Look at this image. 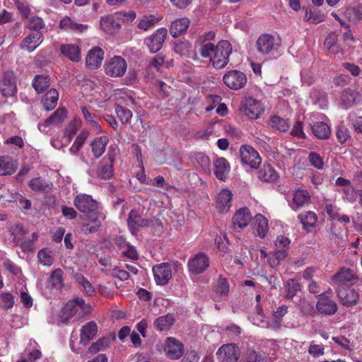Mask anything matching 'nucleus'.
I'll return each mask as SVG.
<instances>
[{"instance_id":"1","label":"nucleus","mask_w":362,"mask_h":362,"mask_svg":"<svg viewBox=\"0 0 362 362\" xmlns=\"http://www.w3.org/2000/svg\"><path fill=\"white\" fill-rule=\"evenodd\" d=\"M74 205L81 212L88 214V220L96 221L101 218V214L98 210V203L90 195L86 194L77 195L74 198Z\"/></svg>"},{"instance_id":"2","label":"nucleus","mask_w":362,"mask_h":362,"mask_svg":"<svg viewBox=\"0 0 362 362\" xmlns=\"http://www.w3.org/2000/svg\"><path fill=\"white\" fill-rule=\"evenodd\" d=\"M264 105L258 100L247 97L243 99L240 105V111L251 119L259 118L264 112Z\"/></svg>"},{"instance_id":"3","label":"nucleus","mask_w":362,"mask_h":362,"mask_svg":"<svg viewBox=\"0 0 362 362\" xmlns=\"http://www.w3.org/2000/svg\"><path fill=\"white\" fill-rule=\"evenodd\" d=\"M232 53V46L227 40H221L216 46V50L211 62L216 69L224 68L229 62V56Z\"/></svg>"},{"instance_id":"4","label":"nucleus","mask_w":362,"mask_h":362,"mask_svg":"<svg viewBox=\"0 0 362 362\" xmlns=\"http://www.w3.org/2000/svg\"><path fill=\"white\" fill-rule=\"evenodd\" d=\"M86 310V306L84 300L77 298L66 303L62 309L59 317L62 322L65 323L78 312H85Z\"/></svg>"},{"instance_id":"5","label":"nucleus","mask_w":362,"mask_h":362,"mask_svg":"<svg viewBox=\"0 0 362 362\" xmlns=\"http://www.w3.org/2000/svg\"><path fill=\"white\" fill-rule=\"evenodd\" d=\"M279 45V39L270 34L261 35L256 42L257 50L262 55L270 54L272 51L276 49Z\"/></svg>"},{"instance_id":"6","label":"nucleus","mask_w":362,"mask_h":362,"mask_svg":"<svg viewBox=\"0 0 362 362\" xmlns=\"http://www.w3.org/2000/svg\"><path fill=\"white\" fill-rule=\"evenodd\" d=\"M209 264L208 255L204 252H199L188 260L187 267L191 274L197 275L204 272Z\"/></svg>"},{"instance_id":"7","label":"nucleus","mask_w":362,"mask_h":362,"mask_svg":"<svg viewBox=\"0 0 362 362\" xmlns=\"http://www.w3.org/2000/svg\"><path fill=\"white\" fill-rule=\"evenodd\" d=\"M216 354L218 362H237L240 358V349L235 344H226L218 349Z\"/></svg>"},{"instance_id":"8","label":"nucleus","mask_w":362,"mask_h":362,"mask_svg":"<svg viewBox=\"0 0 362 362\" xmlns=\"http://www.w3.org/2000/svg\"><path fill=\"white\" fill-rule=\"evenodd\" d=\"M0 93L5 98L11 97L16 94V78L13 71L8 70L4 73L0 80Z\"/></svg>"},{"instance_id":"9","label":"nucleus","mask_w":362,"mask_h":362,"mask_svg":"<svg viewBox=\"0 0 362 362\" xmlns=\"http://www.w3.org/2000/svg\"><path fill=\"white\" fill-rule=\"evenodd\" d=\"M335 290L340 303L344 306L352 307L358 303L360 295L356 289L349 287H336Z\"/></svg>"},{"instance_id":"10","label":"nucleus","mask_w":362,"mask_h":362,"mask_svg":"<svg viewBox=\"0 0 362 362\" xmlns=\"http://www.w3.org/2000/svg\"><path fill=\"white\" fill-rule=\"evenodd\" d=\"M224 83L230 89L239 90L247 83L245 74L238 70L228 71L223 77Z\"/></svg>"},{"instance_id":"11","label":"nucleus","mask_w":362,"mask_h":362,"mask_svg":"<svg viewBox=\"0 0 362 362\" xmlns=\"http://www.w3.org/2000/svg\"><path fill=\"white\" fill-rule=\"evenodd\" d=\"M168 30L165 28L157 29L151 35L145 39V44L152 53L158 52L166 39Z\"/></svg>"},{"instance_id":"12","label":"nucleus","mask_w":362,"mask_h":362,"mask_svg":"<svg viewBox=\"0 0 362 362\" xmlns=\"http://www.w3.org/2000/svg\"><path fill=\"white\" fill-rule=\"evenodd\" d=\"M240 156L243 163L250 165L252 168H257L262 159L258 152L252 146L243 145L240 148Z\"/></svg>"},{"instance_id":"13","label":"nucleus","mask_w":362,"mask_h":362,"mask_svg":"<svg viewBox=\"0 0 362 362\" xmlns=\"http://www.w3.org/2000/svg\"><path fill=\"white\" fill-rule=\"evenodd\" d=\"M127 62L122 57H115L105 65V72L112 77H119L127 71Z\"/></svg>"},{"instance_id":"14","label":"nucleus","mask_w":362,"mask_h":362,"mask_svg":"<svg viewBox=\"0 0 362 362\" xmlns=\"http://www.w3.org/2000/svg\"><path fill=\"white\" fill-rule=\"evenodd\" d=\"M154 279L158 285H165L172 278V267L169 263H161L153 267Z\"/></svg>"},{"instance_id":"15","label":"nucleus","mask_w":362,"mask_h":362,"mask_svg":"<svg viewBox=\"0 0 362 362\" xmlns=\"http://www.w3.org/2000/svg\"><path fill=\"white\" fill-rule=\"evenodd\" d=\"M164 351L167 356L172 360H177L184 354L183 344L173 337H168L165 341Z\"/></svg>"},{"instance_id":"16","label":"nucleus","mask_w":362,"mask_h":362,"mask_svg":"<svg viewBox=\"0 0 362 362\" xmlns=\"http://www.w3.org/2000/svg\"><path fill=\"white\" fill-rule=\"evenodd\" d=\"M127 223L132 234L136 235L140 228L150 226L151 221L142 218L138 211L132 209L129 214Z\"/></svg>"},{"instance_id":"17","label":"nucleus","mask_w":362,"mask_h":362,"mask_svg":"<svg viewBox=\"0 0 362 362\" xmlns=\"http://www.w3.org/2000/svg\"><path fill=\"white\" fill-rule=\"evenodd\" d=\"M357 279L356 274L349 268H341L332 277V280L337 287H345L344 286L353 284Z\"/></svg>"},{"instance_id":"18","label":"nucleus","mask_w":362,"mask_h":362,"mask_svg":"<svg viewBox=\"0 0 362 362\" xmlns=\"http://www.w3.org/2000/svg\"><path fill=\"white\" fill-rule=\"evenodd\" d=\"M318 296L319 300L316 303V309L320 313L325 315H333L337 312V304L328 296H325V293H322Z\"/></svg>"},{"instance_id":"19","label":"nucleus","mask_w":362,"mask_h":362,"mask_svg":"<svg viewBox=\"0 0 362 362\" xmlns=\"http://www.w3.org/2000/svg\"><path fill=\"white\" fill-rule=\"evenodd\" d=\"M66 117V110L65 108H58L49 117L43 122L38 124V129L42 132H47V127L57 126L64 122Z\"/></svg>"},{"instance_id":"20","label":"nucleus","mask_w":362,"mask_h":362,"mask_svg":"<svg viewBox=\"0 0 362 362\" xmlns=\"http://www.w3.org/2000/svg\"><path fill=\"white\" fill-rule=\"evenodd\" d=\"M44 40L43 35L41 32L31 33L28 35L20 43L21 49L33 52Z\"/></svg>"},{"instance_id":"21","label":"nucleus","mask_w":362,"mask_h":362,"mask_svg":"<svg viewBox=\"0 0 362 362\" xmlns=\"http://www.w3.org/2000/svg\"><path fill=\"white\" fill-rule=\"evenodd\" d=\"M59 28L66 32L82 33L88 30V25L86 24L78 23L70 17L65 16L59 21Z\"/></svg>"},{"instance_id":"22","label":"nucleus","mask_w":362,"mask_h":362,"mask_svg":"<svg viewBox=\"0 0 362 362\" xmlns=\"http://www.w3.org/2000/svg\"><path fill=\"white\" fill-rule=\"evenodd\" d=\"M361 94L355 89L346 88L341 93L339 103L344 109L351 107L361 100Z\"/></svg>"},{"instance_id":"23","label":"nucleus","mask_w":362,"mask_h":362,"mask_svg":"<svg viewBox=\"0 0 362 362\" xmlns=\"http://www.w3.org/2000/svg\"><path fill=\"white\" fill-rule=\"evenodd\" d=\"M232 198V192L228 189H223L219 192L216 201V209L218 212L226 213L230 210Z\"/></svg>"},{"instance_id":"24","label":"nucleus","mask_w":362,"mask_h":362,"mask_svg":"<svg viewBox=\"0 0 362 362\" xmlns=\"http://www.w3.org/2000/svg\"><path fill=\"white\" fill-rule=\"evenodd\" d=\"M98 332V325L94 321L84 325L81 329L80 344L86 345L93 339Z\"/></svg>"},{"instance_id":"25","label":"nucleus","mask_w":362,"mask_h":362,"mask_svg":"<svg viewBox=\"0 0 362 362\" xmlns=\"http://www.w3.org/2000/svg\"><path fill=\"white\" fill-rule=\"evenodd\" d=\"M104 57L103 50L99 47L92 48L86 56V62L88 66L91 69L99 67Z\"/></svg>"},{"instance_id":"26","label":"nucleus","mask_w":362,"mask_h":362,"mask_svg":"<svg viewBox=\"0 0 362 362\" xmlns=\"http://www.w3.org/2000/svg\"><path fill=\"white\" fill-rule=\"evenodd\" d=\"M310 200V195L308 190L298 189L293 192L291 207L294 210H298L308 204Z\"/></svg>"},{"instance_id":"27","label":"nucleus","mask_w":362,"mask_h":362,"mask_svg":"<svg viewBox=\"0 0 362 362\" xmlns=\"http://www.w3.org/2000/svg\"><path fill=\"white\" fill-rule=\"evenodd\" d=\"M214 172L218 179L225 180L230 172V165L226 159L216 158L214 161Z\"/></svg>"},{"instance_id":"28","label":"nucleus","mask_w":362,"mask_h":362,"mask_svg":"<svg viewBox=\"0 0 362 362\" xmlns=\"http://www.w3.org/2000/svg\"><path fill=\"white\" fill-rule=\"evenodd\" d=\"M268 221L262 214H257L252 221V228L254 233L259 237L263 238L268 231Z\"/></svg>"},{"instance_id":"29","label":"nucleus","mask_w":362,"mask_h":362,"mask_svg":"<svg viewBox=\"0 0 362 362\" xmlns=\"http://www.w3.org/2000/svg\"><path fill=\"white\" fill-rule=\"evenodd\" d=\"M190 21L187 18H177L173 21L170 27V33L173 37L185 33L189 26Z\"/></svg>"},{"instance_id":"30","label":"nucleus","mask_w":362,"mask_h":362,"mask_svg":"<svg viewBox=\"0 0 362 362\" xmlns=\"http://www.w3.org/2000/svg\"><path fill=\"white\" fill-rule=\"evenodd\" d=\"M16 160L9 156L0 157V175H12L17 169Z\"/></svg>"},{"instance_id":"31","label":"nucleus","mask_w":362,"mask_h":362,"mask_svg":"<svg viewBox=\"0 0 362 362\" xmlns=\"http://www.w3.org/2000/svg\"><path fill=\"white\" fill-rule=\"evenodd\" d=\"M251 221V214L247 208L238 210L233 217V223L240 228L246 227Z\"/></svg>"},{"instance_id":"32","label":"nucleus","mask_w":362,"mask_h":362,"mask_svg":"<svg viewBox=\"0 0 362 362\" xmlns=\"http://www.w3.org/2000/svg\"><path fill=\"white\" fill-rule=\"evenodd\" d=\"M60 52L72 62H77L81 59L80 48L76 45H62L60 46Z\"/></svg>"},{"instance_id":"33","label":"nucleus","mask_w":362,"mask_h":362,"mask_svg":"<svg viewBox=\"0 0 362 362\" xmlns=\"http://www.w3.org/2000/svg\"><path fill=\"white\" fill-rule=\"evenodd\" d=\"M59 99V93L54 88L49 90L42 99V104L45 110H52L57 105Z\"/></svg>"},{"instance_id":"34","label":"nucleus","mask_w":362,"mask_h":362,"mask_svg":"<svg viewBox=\"0 0 362 362\" xmlns=\"http://www.w3.org/2000/svg\"><path fill=\"white\" fill-rule=\"evenodd\" d=\"M28 186L35 192L47 193L51 191L52 185L41 177H35L29 181Z\"/></svg>"},{"instance_id":"35","label":"nucleus","mask_w":362,"mask_h":362,"mask_svg":"<svg viewBox=\"0 0 362 362\" xmlns=\"http://www.w3.org/2000/svg\"><path fill=\"white\" fill-rule=\"evenodd\" d=\"M258 178L267 182H272L277 180L278 174L269 164H264L257 173Z\"/></svg>"},{"instance_id":"36","label":"nucleus","mask_w":362,"mask_h":362,"mask_svg":"<svg viewBox=\"0 0 362 362\" xmlns=\"http://www.w3.org/2000/svg\"><path fill=\"white\" fill-rule=\"evenodd\" d=\"M101 29L107 34H114L120 29V25L111 16H103L100 21Z\"/></svg>"},{"instance_id":"37","label":"nucleus","mask_w":362,"mask_h":362,"mask_svg":"<svg viewBox=\"0 0 362 362\" xmlns=\"http://www.w3.org/2000/svg\"><path fill=\"white\" fill-rule=\"evenodd\" d=\"M313 134L318 139H327L331 134L329 126L324 122H317L312 126Z\"/></svg>"},{"instance_id":"38","label":"nucleus","mask_w":362,"mask_h":362,"mask_svg":"<svg viewBox=\"0 0 362 362\" xmlns=\"http://www.w3.org/2000/svg\"><path fill=\"white\" fill-rule=\"evenodd\" d=\"M49 85L50 77L46 74L36 75L32 81V86L37 93L44 92Z\"/></svg>"},{"instance_id":"39","label":"nucleus","mask_w":362,"mask_h":362,"mask_svg":"<svg viewBox=\"0 0 362 362\" xmlns=\"http://www.w3.org/2000/svg\"><path fill=\"white\" fill-rule=\"evenodd\" d=\"M175 318L173 314H167L156 319L153 322L154 327L158 331L168 330L174 324Z\"/></svg>"},{"instance_id":"40","label":"nucleus","mask_w":362,"mask_h":362,"mask_svg":"<svg viewBox=\"0 0 362 362\" xmlns=\"http://www.w3.org/2000/svg\"><path fill=\"white\" fill-rule=\"evenodd\" d=\"M108 141L107 136H100L91 142L92 152L96 158H99L103 154Z\"/></svg>"},{"instance_id":"41","label":"nucleus","mask_w":362,"mask_h":362,"mask_svg":"<svg viewBox=\"0 0 362 362\" xmlns=\"http://www.w3.org/2000/svg\"><path fill=\"white\" fill-rule=\"evenodd\" d=\"M304 18L311 23L317 24L325 21V16L320 11L306 9Z\"/></svg>"},{"instance_id":"42","label":"nucleus","mask_w":362,"mask_h":362,"mask_svg":"<svg viewBox=\"0 0 362 362\" xmlns=\"http://www.w3.org/2000/svg\"><path fill=\"white\" fill-rule=\"evenodd\" d=\"M298 218L304 228L313 227L317 220V215L313 211H307L298 215Z\"/></svg>"},{"instance_id":"43","label":"nucleus","mask_w":362,"mask_h":362,"mask_svg":"<svg viewBox=\"0 0 362 362\" xmlns=\"http://www.w3.org/2000/svg\"><path fill=\"white\" fill-rule=\"evenodd\" d=\"M97 174L101 179L108 180L111 178L113 175L112 164L103 160L97 170Z\"/></svg>"},{"instance_id":"44","label":"nucleus","mask_w":362,"mask_h":362,"mask_svg":"<svg viewBox=\"0 0 362 362\" xmlns=\"http://www.w3.org/2000/svg\"><path fill=\"white\" fill-rule=\"evenodd\" d=\"M115 112L122 124H127L132 118V112L130 110L123 106L116 104L115 107Z\"/></svg>"},{"instance_id":"45","label":"nucleus","mask_w":362,"mask_h":362,"mask_svg":"<svg viewBox=\"0 0 362 362\" xmlns=\"http://www.w3.org/2000/svg\"><path fill=\"white\" fill-rule=\"evenodd\" d=\"M214 291L219 296H227L229 293V284L227 279L220 276L214 286Z\"/></svg>"},{"instance_id":"46","label":"nucleus","mask_w":362,"mask_h":362,"mask_svg":"<svg viewBox=\"0 0 362 362\" xmlns=\"http://www.w3.org/2000/svg\"><path fill=\"white\" fill-rule=\"evenodd\" d=\"M286 298L291 300L300 291V285L296 280L291 279L286 282Z\"/></svg>"},{"instance_id":"47","label":"nucleus","mask_w":362,"mask_h":362,"mask_svg":"<svg viewBox=\"0 0 362 362\" xmlns=\"http://www.w3.org/2000/svg\"><path fill=\"white\" fill-rule=\"evenodd\" d=\"M89 132L87 131H82L76 137L74 143L69 148V151L72 154H76L83 146L86 140L88 137Z\"/></svg>"},{"instance_id":"48","label":"nucleus","mask_w":362,"mask_h":362,"mask_svg":"<svg viewBox=\"0 0 362 362\" xmlns=\"http://www.w3.org/2000/svg\"><path fill=\"white\" fill-rule=\"evenodd\" d=\"M269 125L273 129L280 132H286L289 127L287 121L279 116L272 117L269 120Z\"/></svg>"},{"instance_id":"49","label":"nucleus","mask_w":362,"mask_h":362,"mask_svg":"<svg viewBox=\"0 0 362 362\" xmlns=\"http://www.w3.org/2000/svg\"><path fill=\"white\" fill-rule=\"evenodd\" d=\"M192 47V44L189 42L183 40L175 43L173 49L175 53L181 56H188Z\"/></svg>"},{"instance_id":"50","label":"nucleus","mask_w":362,"mask_h":362,"mask_svg":"<svg viewBox=\"0 0 362 362\" xmlns=\"http://www.w3.org/2000/svg\"><path fill=\"white\" fill-rule=\"evenodd\" d=\"M159 21V18L154 16H145L139 21L138 28L141 30H147L153 28Z\"/></svg>"},{"instance_id":"51","label":"nucleus","mask_w":362,"mask_h":362,"mask_svg":"<svg viewBox=\"0 0 362 362\" xmlns=\"http://www.w3.org/2000/svg\"><path fill=\"white\" fill-rule=\"evenodd\" d=\"M109 338H100L95 343L91 344V346L88 348V352L90 354H95L98 351H104L109 346Z\"/></svg>"},{"instance_id":"52","label":"nucleus","mask_w":362,"mask_h":362,"mask_svg":"<svg viewBox=\"0 0 362 362\" xmlns=\"http://www.w3.org/2000/svg\"><path fill=\"white\" fill-rule=\"evenodd\" d=\"M39 262L45 266H51L54 262L52 252L47 249H42L37 253Z\"/></svg>"},{"instance_id":"53","label":"nucleus","mask_w":362,"mask_h":362,"mask_svg":"<svg viewBox=\"0 0 362 362\" xmlns=\"http://www.w3.org/2000/svg\"><path fill=\"white\" fill-rule=\"evenodd\" d=\"M216 50V46L210 42H202L199 48V52L202 57L209 58L210 61Z\"/></svg>"},{"instance_id":"54","label":"nucleus","mask_w":362,"mask_h":362,"mask_svg":"<svg viewBox=\"0 0 362 362\" xmlns=\"http://www.w3.org/2000/svg\"><path fill=\"white\" fill-rule=\"evenodd\" d=\"M44 27L45 23L43 20L38 16H32L28 21L27 28L30 30L40 32V30L44 28Z\"/></svg>"},{"instance_id":"55","label":"nucleus","mask_w":362,"mask_h":362,"mask_svg":"<svg viewBox=\"0 0 362 362\" xmlns=\"http://www.w3.org/2000/svg\"><path fill=\"white\" fill-rule=\"evenodd\" d=\"M63 271L61 269H54L50 275V282L52 286L59 287L63 282Z\"/></svg>"},{"instance_id":"56","label":"nucleus","mask_w":362,"mask_h":362,"mask_svg":"<svg viewBox=\"0 0 362 362\" xmlns=\"http://www.w3.org/2000/svg\"><path fill=\"white\" fill-rule=\"evenodd\" d=\"M336 136L339 142L344 144L350 138L349 132L346 127L339 126L337 128Z\"/></svg>"},{"instance_id":"57","label":"nucleus","mask_w":362,"mask_h":362,"mask_svg":"<svg viewBox=\"0 0 362 362\" xmlns=\"http://www.w3.org/2000/svg\"><path fill=\"white\" fill-rule=\"evenodd\" d=\"M82 113L87 122L90 124L94 127L98 129L100 128V125L97 121V116L95 114L89 112L88 110L85 107H82Z\"/></svg>"},{"instance_id":"58","label":"nucleus","mask_w":362,"mask_h":362,"mask_svg":"<svg viewBox=\"0 0 362 362\" xmlns=\"http://www.w3.org/2000/svg\"><path fill=\"white\" fill-rule=\"evenodd\" d=\"M325 347L322 344H315L311 341L308 348V353L314 357H319L324 354Z\"/></svg>"},{"instance_id":"59","label":"nucleus","mask_w":362,"mask_h":362,"mask_svg":"<svg viewBox=\"0 0 362 362\" xmlns=\"http://www.w3.org/2000/svg\"><path fill=\"white\" fill-rule=\"evenodd\" d=\"M90 221L93 224V226H89L88 224H83L81 227V231L84 234H89L97 232L101 226V223L100 221V218H98L96 221L93 220H90Z\"/></svg>"},{"instance_id":"60","label":"nucleus","mask_w":362,"mask_h":362,"mask_svg":"<svg viewBox=\"0 0 362 362\" xmlns=\"http://www.w3.org/2000/svg\"><path fill=\"white\" fill-rule=\"evenodd\" d=\"M266 357L264 354L250 350L247 354V359L250 362H264Z\"/></svg>"},{"instance_id":"61","label":"nucleus","mask_w":362,"mask_h":362,"mask_svg":"<svg viewBox=\"0 0 362 362\" xmlns=\"http://www.w3.org/2000/svg\"><path fill=\"white\" fill-rule=\"evenodd\" d=\"M78 282L81 286H83L84 291L88 296H90L95 293V289L90 283L84 278V276H79L78 277Z\"/></svg>"},{"instance_id":"62","label":"nucleus","mask_w":362,"mask_h":362,"mask_svg":"<svg viewBox=\"0 0 362 362\" xmlns=\"http://www.w3.org/2000/svg\"><path fill=\"white\" fill-rule=\"evenodd\" d=\"M308 158L311 165L313 167L317 169L322 168L324 163L322 158L319 154L314 152H311L310 153Z\"/></svg>"},{"instance_id":"63","label":"nucleus","mask_w":362,"mask_h":362,"mask_svg":"<svg viewBox=\"0 0 362 362\" xmlns=\"http://www.w3.org/2000/svg\"><path fill=\"white\" fill-rule=\"evenodd\" d=\"M16 6L19 10V11L21 13L22 16L23 18H28L30 13V9L29 8L28 4L26 2L21 1L20 0H18L15 3Z\"/></svg>"},{"instance_id":"64","label":"nucleus","mask_w":362,"mask_h":362,"mask_svg":"<svg viewBox=\"0 0 362 362\" xmlns=\"http://www.w3.org/2000/svg\"><path fill=\"white\" fill-rule=\"evenodd\" d=\"M290 243V240L283 235L278 236L274 242L276 249L279 250L286 249Z\"/></svg>"}]
</instances>
